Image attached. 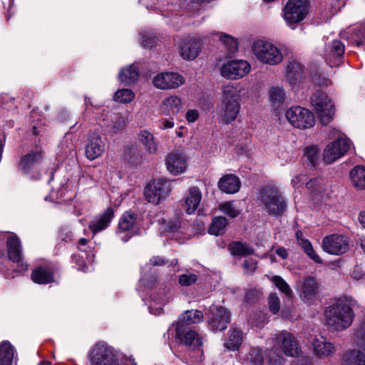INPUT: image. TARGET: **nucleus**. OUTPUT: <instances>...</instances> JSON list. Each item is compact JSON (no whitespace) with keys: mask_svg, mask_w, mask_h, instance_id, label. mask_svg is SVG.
<instances>
[{"mask_svg":"<svg viewBox=\"0 0 365 365\" xmlns=\"http://www.w3.org/2000/svg\"><path fill=\"white\" fill-rule=\"evenodd\" d=\"M354 314L350 304L345 299H338L325 312L328 326L336 330L348 328L352 323Z\"/></svg>","mask_w":365,"mask_h":365,"instance_id":"1","label":"nucleus"},{"mask_svg":"<svg viewBox=\"0 0 365 365\" xmlns=\"http://www.w3.org/2000/svg\"><path fill=\"white\" fill-rule=\"evenodd\" d=\"M237 88L227 85L222 88V103L217 111L218 118L224 123L234 121L240 112Z\"/></svg>","mask_w":365,"mask_h":365,"instance_id":"2","label":"nucleus"},{"mask_svg":"<svg viewBox=\"0 0 365 365\" xmlns=\"http://www.w3.org/2000/svg\"><path fill=\"white\" fill-rule=\"evenodd\" d=\"M259 205L269 215L281 216L287 205L279 189L273 185L264 187L259 196Z\"/></svg>","mask_w":365,"mask_h":365,"instance_id":"3","label":"nucleus"},{"mask_svg":"<svg viewBox=\"0 0 365 365\" xmlns=\"http://www.w3.org/2000/svg\"><path fill=\"white\" fill-rule=\"evenodd\" d=\"M251 51L257 60L264 64L276 66L283 61L281 50L267 40L254 41L251 46Z\"/></svg>","mask_w":365,"mask_h":365,"instance_id":"4","label":"nucleus"},{"mask_svg":"<svg viewBox=\"0 0 365 365\" xmlns=\"http://www.w3.org/2000/svg\"><path fill=\"white\" fill-rule=\"evenodd\" d=\"M44 152L41 147H36L20 158L19 170L31 180H38L41 175L39 164L43 160Z\"/></svg>","mask_w":365,"mask_h":365,"instance_id":"5","label":"nucleus"},{"mask_svg":"<svg viewBox=\"0 0 365 365\" xmlns=\"http://www.w3.org/2000/svg\"><path fill=\"white\" fill-rule=\"evenodd\" d=\"M175 339L185 344L192 352L190 356L195 362L201 361L203 359L202 339L194 330L175 328Z\"/></svg>","mask_w":365,"mask_h":365,"instance_id":"6","label":"nucleus"},{"mask_svg":"<svg viewBox=\"0 0 365 365\" xmlns=\"http://www.w3.org/2000/svg\"><path fill=\"white\" fill-rule=\"evenodd\" d=\"M309 13L308 0H288L283 10L287 24L292 29L303 21Z\"/></svg>","mask_w":365,"mask_h":365,"instance_id":"7","label":"nucleus"},{"mask_svg":"<svg viewBox=\"0 0 365 365\" xmlns=\"http://www.w3.org/2000/svg\"><path fill=\"white\" fill-rule=\"evenodd\" d=\"M311 103L323 124L327 125L332 120L334 106L324 92H315L311 98Z\"/></svg>","mask_w":365,"mask_h":365,"instance_id":"8","label":"nucleus"},{"mask_svg":"<svg viewBox=\"0 0 365 365\" xmlns=\"http://www.w3.org/2000/svg\"><path fill=\"white\" fill-rule=\"evenodd\" d=\"M285 116L293 127L299 129H309L315 125L314 114L301 106L289 108L287 110Z\"/></svg>","mask_w":365,"mask_h":365,"instance_id":"9","label":"nucleus"},{"mask_svg":"<svg viewBox=\"0 0 365 365\" xmlns=\"http://www.w3.org/2000/svg\"><path fill=\"white\" fill-rule=\"evenodd\" d=\"M171 189L169 181L164 179L154 180L147 185L144 195L149 202L158 205L170 195Z\"/></svg>","mask_w":365,"mask_h":365,"instance_id":"10","label":"nucleus"},{"mask_svg":"<svg viewBox=\"0 0 365 365\" xmlns=\"http://www.w3.org/2000/svg\"><path fill=\"white\" fill-rule=\"evenodd\" d=\"M251 71L250 63L245 60H232L220 68V75L230 80H237L246 76Z\"/></svg>","mask_w":365,"mask_h":365,"instance_id":"11","label":"nucleus"},{"mask_svg":"<svg viewBox=\"0 0 365 365\" xmlns=\"http://www.w3.org/2000/svg\"><path fill=\"white\" fill-rule=\"evenodd\" d=\"M274 346L282 351L286 356H297L299 351V346L292 334L287 331H282L273 337Z\"/></svg>","mask_w":365,"mask_h":365,"instance_id":"12","label":"nucleus"},{"mask_svg":"<svg viewBox=\"0 0 365 365\" xmlns=\"http://www.w3.org/2000/svg\"><path fill=\"white\" fill-rule=\"evenodd\" d=\"M9 259L17 264L16 272L23 273L28 269V264L24 261V255L20 239L16 235H10L6 241Z\"/></svg>","mask_w":365,"mask_h":365,"instance_id":"13","label":"nucleus"},{"mask_svg":"<svg viewBox=\"0 0 365 365\" xmlns=\"http://www.w3.org/2000/svg\"><path fill=\"white\" fill-rule=\"evenodd\" d=\"M93 365H115V356L113 349L107 344L97 343L89 354Z\"/></svg>","mask_w":365,"mask_h":365,"instance_id":"14","label":"nucleus"},{"mask_svg":"<svg viewBox=\"0 0 365 365\" xmlns=\"http://www.w3.org/2000/svg\"><path fill=\"white\" fill-rule=\"evenodd\" d=\"M322 247L328 254L340 255L349 250V240L342 235H330L322 240Z\"/></svg>","mask_w":365,"mask_h":365,"instance_id":"15","label":"nucleus"},{"mask_svg":"<svg viewBox=\"0 0 365 365\" xmlns=\"http://www.w3.org/2000/svg\"><path fill=\"white\" fill-rule=\"evenodd\" d=\"M349 146V141L346 138L336 139L326 146L323 155L324 160L328 164L334 163L347 152Z\"/></svg>","mask_w":365,"mask_h":365,"instance_id":"16","label":"nucleus"},{"mask_svg":"<svg viewBox=\"0 0 365 365\" xmlns=\"http://www.w3.org/2000/svg\"><path fill=\"white\" fill-rule=\"evenodd\" d=\"M155 87L163 89H175L185 83L184 77L174 72H165L155 76L153 79Z\"/></svg>","mask_w":365,"mask_h":365,"instance_id":"17","label":"nucleus"},{"mask_svg":"<svg viewBox=\"0 0 365 365\" xmlns=\"http://www.w3.org/2000/svg\"><path fill=\"white\" fill-rule=\"evenodd\" d=\"M167 170L173 175H178L185 172L187 167V158L180 150H174L169 153L165 159Z\"/></svg>","mask_w":365,"mask_h":365,"instance_id":"18","label":"nucleus"},{"mask_svg":"<svg viewBox=\"0 0 365 365\" xmlns=\"http://www.w3.org/2000/svg\"><path fill=\"white\" fill-rule=\"evenodd\" d=\"M212 317L209 320V324L214 331L225 329L230 322V312L222 307L212 306L210 308Z\"/></svg>","mask_w":365,"mask_h":365,"instance_id":"19","label":"nucleus"},{"mask_svg":"<svg viewBox=\"0 0 365 365\" xmlns=\"http://www.w3.org/2000/svg\"><path fill=\"white\" fill-rule=\"evenodd\" d=\"M344 45L338 40L328 43L324 51V58L331 66H339L344 53Z\"/></svg>","mask_w":365,"mask_h":365,"instance_id":"20","label":"nucleus"},{"mask_svg":"<svg viewBox=\"0 0 365 365\" xmlns=\"http://www.w3.org/2000/svg\"><path fill=\"white\" fill-rule=\"evenodd\" d=\"M200 51V42L191 37L184 38L179 46V52L185 60H193L199 54Z\"/></svg>","mask_w":365,"mask_h":365,"instance_id":"21","label":"nucleus"},{"mask_svg":"<svg viewBox=\"0 0 365 365\" xmlns=\"http://www.w3.org/2000/svg\"><path fill=\"white\" fill-rule=\"evenodd\" d=\"M319 292V287L316 279L312 277H306L300 289V297L307 304H313Z\"/></svg>","mask_w":365,"mask_h":365,"instance_id":"22","label":"nucleus"},{"mask_svg":"<svg viewBox=\"0 0 365 365\" xmlns=\"http://www.w3.org/2000/svg\"><path fill=\"white\" fill-rule=\"evenodd\" d=\"M114 217V210L108 207L103 212L96 216L89 223L88 228L93 235L106 229Z\"/></svg>","mask_w":365,"mask_h":365,"instance_id":"23","label":"nucleus"},{"mask_svg":"<svg viewBox=\"0 0 365 365\" xmlns=\"http://www.w3.org/2000/svg\"><path fill=\"white\" fill-rule=\"evenodd\" d=\"M105 151V143L100 135L94 134L88 139L85 148L88 159L93 160L100 157Z\"/></svg>","mask_w":365,"mask_h":365,"instance_id":"24","label":"nucleus"},{"mask_svg":"<svg viewBox=\"0 0 365 365\" xmlns=\"http://www.w3.org/2000/svg\"><path fill=\"white\" fill-rule=\"evenodd\" d=\"M241 182L239 178L233 174L225 175L218 182L219 189L227 194H234L240 190Z\"/></svg>","mask_w":365,"mask_h":365,"instance_id":"25","label":"nucleus"},{"mask_svg":"<svg viewBox=\"0 0 365 365\" xmlns=\"http://www.w3.org/2000/svg\"><path fill=\"white\" fill-rule=\"evenodd\" d=\"M203 314L199 310H187L181 314L175 324V328L186 329V326L200 322Z\"/></svg>","mask_w":365,"mask_h":365,"instance_id":"26","label":"nucleus"},{"mask_svg":"<svg viewBox=\"0 0 365 365\" xmlns=\"http://www.w3.org/2000/svg\"><path fill=\"white\" fill-rule=\"evenodd\" d=\"M182 108V103L177 96H170L165 98L161 104L162 113L168 116H173L178 113Z\"/></svg>","mask_w":365,"mask_h":365,"instance_id":"27","label":"nucleus"},{"mask_svg":"<svg viewBox=\"0 0 365 365\" xmlns=\"http://www.w3.org/2000/svg\"><path fill=\"white\" fill-rule=\"evenodd\" d=\"M202 200L200 190L193 187L189 189L188 193L185 198L184 209L186 213L190 215L195 212Z\"/></svg>","mask_w":365,"mask_h":365,"instance_id":"28","label":"nucleus"},{"mask_svg":"<svg viewBox=\"0 0 365 365\" xmlns=\"http://www.w3.org/2000/svg\"><path fill=\"white\" fill-rule=\"evenodd\" d=\"M312 344L315 354L321 358L327 357L336 351L334 344L322 336L315 339Z\"/></svg>","mask_w":365,"mask_h":365,"instance_id":"29","label":"nucleus"},{"mask_svg":"<svg viewBox=\"0 0 365 365\" xmlns=\"http://www.w3.org/2000/svg\"><path fill=\"white\" fill-rule=\"evenodd\" d=\"M302 66L293 60L289 62L286 68L285 77L291 86L296 85L302 78Z\"/></svg>","mask_w":365,"mask_h":365,"instance_id":"30","label":"nucleus"},{"mask_svg":"<svg viewBox=\"0 0 365 365\" xmlns=\"http://www.w3.org/2000/svg\"><path fill=\"white\" fill-rule=\"evenodd\" d=\"M138 139L148 153H157L158 145L156 140L150 132L147 130H140L138 135Z\"/></svg>","mask_w":365,"mask_h":365,"instance_id":"31","label":"nucleus"},{"mask_svg":"<svg viewBox=\"0 0 365 365\" xmlns=\"http://www.w3.org/2000/svg\"><path fill=\"white\" fill-rule=\"evenodd\" d=\"M295 235L297 243L301 246L304 252L315 262L322 264V259L314 250L313 247L309 240L303 237V234L302 231L297 230L296 232Z\"/></svg>","mask_w":365,"mask_h":365,"instance_id":"32","label":"nucleus"},{"mask_svg":"<svg viewBox=\"0 0 365 365\" xmlns=\"http://www.w3.org/2000/svg\"><path fill=\"white\" fill-rule=\"evenodd\" d=\"M341 365H365V354L357 349H351L344 353Z\"/></svg>","mask_w":365,"mask_h":365,"instance_id":"33","label":"nucleus"},{"mask_svg":"<svg viewBox=\"0 0 365 365\" xmlns=\"http://www.w3.org/2000/svg\"><path fill=\"white\" fill-rule=\"evenodd\" d=\"M139 69L136 65L132 64L123 68L119 74L118 79L125 85H130L138 79Z\"/></svg>","mask_w":365,"mask_h":365,"instance_id":"34","label":"nucleus"},{"mask_svg":"<svg viewBox=\"0 0 365 365\" xmlns=\"http://www.w3.org/2000/svg\"><path fill=\"white\" fill-rule=\"evenodd\" d=\"M32 280L37 284H48L54 281L53 271L50 268L38 267L31 273Z\"/></svg>","mask_w":365,"mask_h":365,"instance_id":"35","label":"nucleus"},{"mask_svg":"<svg viewBox=\"0 0 365 365\" xmlns=\"http://www.w3.org/2000/svg\"><path fill=\"white\" fill-rule=\"evenodd\" d=\"M242 331L236 327H232L228 332V337L224 345L227 349L235 351L242 344Z\"/></svg>","mask_w":365,"mask_h":365,"instance_id":"36","label":"nucleus"},{"mask_svg":"<svg viewBox=\"0 0 365 365\" xmlns=\"http://www.w3.org/2000/svg\"><path fill=\"white\" fill-rule=\"evenodd\" d=\"M136 227V217L133 212H125L118 222V233L134 232Z\"/></svg>","mask_w":365,"mask_h":365,"instance_id":"37","label":"nucleus"},{"mask_svg":"<svg viewBox=\"0 0 365 365\" xmlns=\"http://www.w3.org/2000/svg\"><path fill=\"white\" fill-rule=\"evenodd\" d=\"M269 101L272 107L278 109L284 106L287 98L284 89L280 86H273L269 91Z\"/></svg>","mask_w":365,"mask_h":365,"instance_id":"38","label":"nucleus"},{"mask_svg":"<svg viewBox=\"0 0 365 365\" xmlns=\"http://www.w3.org/2000/svg\"><path fill=\"white\" fill-rule=\"evenodd\" d=\"M244 365H263L264 356L262 350L259 347L250 349L249 352L241 358Z\"/></svg>","mask_w":365,"mask_h":365,"instance_id":"39","label":"nucleus"},{"mask_svg":"<svg viewBox=\"0 0 365 365\" xmlns=\"http://www.w3.org/2000/svg\"><path fill=\"white\" fill-rule=\"evenodd\" d=\"M350 178L355 187L365 188V168L363 166L354 167L350 172Z\"/></svg>","mask_w":365,"mask_h":365,"instance_id":"40","label":"nucleus"},{"mask_svg":"<svg viewBox=\"0 0 365 365\" xmlns=\"http://www.w3.org/2000/svg\"><path fill=\"white\" fill-rule=\"evenodd\" d=\"M227 225V220L225 217H215L210 226L209 233L216 236L221 235L225 232Z\"/></svg>","mask_w":365,"mask_h":365,"instance_id":"41","label":"nucleus"},{"mask_svg":"<svg viewBox=\"0 0 365 365\" xmlns=\"http://www.w3.org/2000/svg\"><path fill=\"white\" fill-rule=\"evenodd\" d=\"M13 356V347L9 342L0 344V365H11Z\"/></svg>","mask_w":365,"mask_h":365,"instance_id":"42","label":"nucleus"},{"mask_svg":"<svg viewBox=\"0 0 365 365\" xmlns=\"http://www.w3.org/2000/svg\"><path fill=\"white\" fill-rule=\"evenodd\" d=\"M229 249L233 255L244 257L254 253V250L247 244L235 242L230 244Z\"/></svg>","mask_w":365,"mask_h":365,"instance_id":"43","label":"nucleus"},{"mask_svg":"<svg viewBox=\"0 0 365 365\" xmlns=\"http://www.w3.org/2000/svg\"><path fill=\"white\" fill-rule=\"evenodd\" d=\"M135 98V93L128 88L118 90L113 96V100L120 103H128Z\"/></svg>","mask_w":365,"mask_h":365,"instance_id":"44","label":"nucleus"},{"mask_svg":"<svg viewBox=\"0 0 365 365\" xmlns=\"http://www.w3.org/2000/svg\"><path fill=\"white\" fill-rule=\"evenodd\" d=\"M218 210L230 217H237L240 211L233 201L225 202L219 205Z\"/></svg>","mask_w":365,"mask_h":365,"instance_id":"45","label":"nucleus"},{"mask_svg":"<svg viewBox=\"0 0 365 365\" xmlns=\"http://www.w3.org/2000/svg\"><path fill=\"white\" fill-rule=\"evenodd\" d=\"M220 41L225 46V49L230 53H234L237 50L238 42L236 38L230 35L220 34Z\"/></svg>","mask_w":365,"mask_h":365,"instance_id":"46","label":"nucleus"},{"mask_svg":"<svg viewBox=\"0 0 365 365\" xmlns=\"http://www.w3.org/2000/svg\"><path fill=\"white\" fill-rule=\"evenodd\" d=\"M319 150L317 146H307L304 150V158L308 163L314 165L319 159Z\"/></svg>","mask_w":365,"mask_h":365,"instance_id":"47","label":"nucleus"},{"mask_svg":"<svg viewBox=\"0 0 365 365\" xmlns=\"http://www.w3.org/2000/svg\"><path fill=\"white\" fill-rule=\"evenodd\" d=\"M111 124L109 125L110 131L117 133L125 126V121L121 115L115 114L110 116Z\"/></svg>","mask_w":365,"mask_h":365,"instance_id":"48","label":"nucleus"},{"mask_svg":"<svg viewBox=\"0 0 365 365\" xmlns=\"http://www.w3.org/2000/svg\"><path fill=\"white\" fill-rule=\"evenodd\" d=\"M272 281L274 285L286 296L291 297L292 292L288 284L279 276H274Z\"/></svg>","mask_w":365,"mask_h":365,"instance_id":"49","label":"nucleus"},{"mask_svg":"<svg viewBox=\"0 0 365 365\" xmlns=\"http://www.w3.org/2000/svg\"><path fill=\"white\" fill-rule=\"evenodd\" d=\"M354 34L353 43H356L357 46H360L363 43L362 40L365 39V24L355 27Z\"/></svg>","mask_w":365,"mask_h":365,"instance_id":"50","label":"nucleus"},{"mask_svg":"<svg viewBox=\"0 0 365 365\" xmlns=\"http://www.w3.org/2000/svg\"><path fill=\"white\" fill-rule=\"evenodd\" d=\"M197 276L195 274H182L179 276L178 282L181 286H190L196 282Z\"/></svg>","mask_w":365,"mask_h":365,"instance_id":"51","label":"nucleus"},{"mask_svg":"<svg viewBox=\"0 0 365 365\" xmlns=\"http://www.w3.org/2000/svg\"><path fill=\"white\" fill-rule=\"evenodd\" d=\"M268 304L269 309L273 314L279 312L280 309V300L277 294L272 293L269 295Z\"/></svg>","mask_w":365,"mask_h":365,"instance_id":"52","label":"nucleus"},{"mask_svg":"<svg viewBox=\"0 0 365 365\" xmlns=\"http://www.w3.org/2000/svg\"><path fill=\"white\" fill-rule=\"evenodd\" d=\"M156 43V38L151 34H143L141 36V45L145 48L153 47Z\"/></svg>","mask_w":365,"mask_h":365,"instance_id":"53","label":"nucleus"},{"mask_svg":"<svg viewBox=\"0 0 365 365\" xmlns=\"http://www.w3.org/2000/svg\"><path fill=\"white\" fill-rule=\"evenodd\" d=\"M257 262L252 259L249 258L245 260L243 263V268L246 270L247 274L253 273L257 269Z\"/></svg>","mask_w":365,"mask_h":365,"instance_id":"54","label":"nucleus"},{"mask_svg":"<svg viewBox=\"0 0 365 365\" xmlns=\"http://www.w3.org/2000/svg\"><path fill=\"white\" fill-rule=\"evenodd\" d=\"M320 181V180L317 178L311 180L309 182H306V187L312 192L321 191L322 187L321 186Z\"/></svg>","mask_w":365,"mask_h":365,"instance_id":"55","label":"nucleus"},{"mask_svg":"<svg viewBox=\"0 0 365 365\" xmlns=\"http://www.w3.org/2000/svg\"><path fill=\"white\" fill-rule=\"evenodd\" d=\"M307 177L304 175H298L295 176L291 181L294 187H299L307 182Z\"/></svg>","mask_w":365,"mask_h":365,"instance_id":"56","label":"nucleus"},{"mask_svg":"<svg viewBox=\"0 0 365 365\" xmlns=\"http://www.w3.org/2000/svg\"><path fill=\"white\" fill-rule=\"evenodd\" d=\"M199 118V112L197 110H188L185 114V118L188 123H194Z\"/></svg>","mask_w":365,"mask_h":365,"instance_id":"57","label":"nucleus"},{"mask_svg":"<svg viewBox=\"0 0 365 365\" xmlns=\"http://www.w3.org/2000/svg\"><path fill=\"white\" fill-rule=\"evenodd\" d=\"M365 274V268L363 269L359 266L354 267L353 272H352V277L356 279H361L364 275Z\"/></svg>","mask_w":365,"mask_h":365,"instance_id":"58","label":"nucleus"},{"mask_svg":"<svg viewBox=\"0 0 365 365\" xmlns=\"http://www.w3.org/2000/svg\"><path fill=\"white\" fill-rule=\"evenodd\" d=\"M174 126V122L172 120H162L160 123L159 127L163 129H170Z\"/></svg>","mask_w":365,"mask_h":365,"instance_id":"59","label":"nucleus"},{"mask_svg":"<svg viewBox=\"0 0 365 365\" xmlns=\"http://www.w3.org/2000/svg\"><path fill=\"white\" fill-rule=\"evenodd\" d=\"M358 344L365 350V322L362 324L360 331V339Z\"/></svg>","mask_w":365,"mask_h":365,"instance_id":"60","label":"nucleus"},{"mask_svg":"<svg viewBox=\"0 0 365 365\" xmlns=\"http://www.w3.org/2000/svg\"><path fill=\"white\" fill-rule=\"evenodd\" d=\"M150 262L153 266H161V265H163V264H165V259L163 258L160 257H158V256L153 257L150 259Z\"/></svg>","mask_w":365,"mask_h":365,"instance_id":"61","label":"nucleus"},{"mask_svg":"<svg viewBox=\"0 0 365 365\" xmlns=\"http://www.w3.org/2000/svg\"><path fill=\"white\" fill-rule=\"evenodd\" d=\"M313 81L321 86H328L331 83V81L326 78H318L314 76L313 77Z\"/></svg>","mask_w":365,"mask_h":365,"instance_id":"62","label":"nucleus"},{"mask_svg":"<svg viewBox=\"0 0 365 365\" xmlns=\"http://www.w3.org/2000/svg\"><path fill=\"white\" fill-rule=\"evenodd\" d=\"M180 224L181 223L179 220L175 222H170L168 225V229L170 232H176L180 228Z\"/></svg>","mask_w":365,"mask_h":365,"instance_id":"63","label":"nucleus"},{"mask_svg":"<svg viewBox=\"0 0 365 365\" xmlns=\"http://www.w3.org/2000/svg\"><path fill=\"white\" fill-rule=\"evenodd\" d=\"M276 254L283 259L288 257V252L284 247H279L277 249Z\"/></svg>","mask_w":365,"mask_h":365,"instance_id":"64","label":"nucleus"}]
</instances>
